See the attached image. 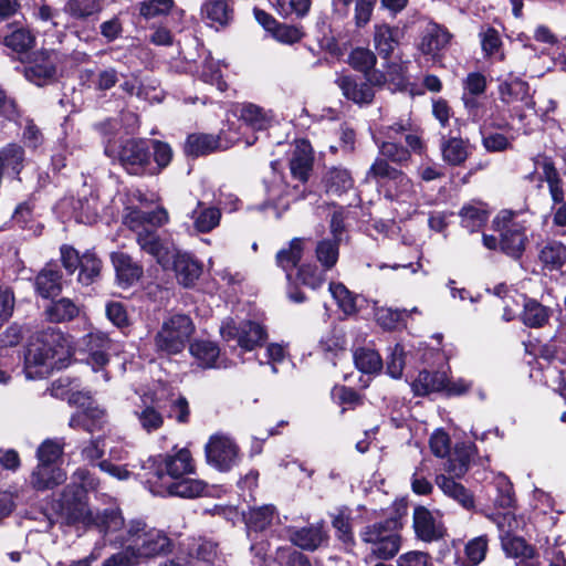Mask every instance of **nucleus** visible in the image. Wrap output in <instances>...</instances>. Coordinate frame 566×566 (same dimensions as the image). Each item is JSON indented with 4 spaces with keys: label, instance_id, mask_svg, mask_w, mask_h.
<instances>
[{
    "label": "nucleus",
    "instance_id": "obj_1",
    "mask_svg": "<svg viewBox=\"0 0 566 566\" xmlns=\"http://www.w3.org/2000/svg\"><path fill=\"white\" fill-rule=\"evenodd\" d=\"M98 481L87 470L77 469L72 482L65 486L59 502L62 522L69 526L95 528L103 536H112L125 526V535L116 536L127 547L103 562V566H135L144 559L171 552V539L160 530L149 527L140 520L126 525L117 507L92 512L86 502V492L95 490Z\"/></svg>",
    "mask_w": 566,
    "mask_h": 566
},
{
    "label": "nucleus",
    "instance_id": "obj_2",
    "mask_svg": "<svg viewBox=\"0 0 566 566\" xmlns=\"http://www.w3.org/2000/svg\"><path fill=\"white\" fill-rule=\"evenodd\" d=\"M154 465V471L147 480L151 493L182 499H195L206 494L207 483L189 478L196 472V464L187 448L158 455Z\"/></svg>",
    "mask_w": 566,
    "mask_h": 566
},
{
    "label": "nucleus",
    "instance_id": "obj_3",
    "mask_svg": "<svg viewBox=\"0 0 566 566\" xmlns=\"http://www.w3.org/2000/svg\"><path fill=\"white\" fill-rule=\"evenodd\" d=\"M105 153L135 176L158 175L172 159L171 147L157 139L129 138L123 140L117 149L106 147Z\"/></svg>",
    "mask_w": 566,
    "mask_h": 566
},
{
    "label": "nucleus",
    "instance_id": "obj_4",
    "mask_svg": "<svg viewBox=\"0 0 566 566\" xmlns=\"http://www.w3.org/2000/svg\"><path fill=\"white\" fill-rule=\"evenodd\" d=\"M168 222V213L159 208L143 211L138 208H126L123 223L135 233L140 250L151 255L164 269L170 265L175 248L168 240L160 238L158 229Z\"/></svg>",
    "mask_w": 566,
    "mask_h": 566
},
{
    "label": "nucleus",
    "instance_id": "obj_5",
    "mask_svg": "<svg viewBox=\"0 0 566 566\" xmlns=\"http://www.w3.org/2000/svg\"><path fill=\"white\" fill-rule=\"evenodd\" d=\"M69 345L63 334L48 328L36 335L29 344L24 357V373L28 379L48 377L65 355Z\"/></svg>",
    "mask_w": 566,
    "mask_h": 566
},
{
    "label": "nucleus",
    "instance_id": "obj_6",
    "mask_svg": "<svg viewBox=\"0 0 566 566\" xmlns=\"http://www.w3.org/2000/svg\"><path fill=\"white\" fill-rule=\"evenodd\" d=\"M401 523L398 517L366 525L359 533L370 554L380 559L394 558L401 547Z\"/></svg>",
    "mask_w": 566,
    "mask_h": 566
},
{
    "label": "nucleus",
    "instance_id": "obj_7",
    "mask_svg": "<svg viewBox=\"0 0 566 566\" xmlns=\"http://www.w3.org/2000/svg\"><path fill=\"white\" fill-rule=\"evenodd\" d=\"M193 332L195 326L189 316L172 315L163 322L155 336V346L158 352L167 355L179 354L186 348Z\"/></svg>",
    "mask_w": 566,
    "mask_h": 566
},
{
    "label": "nucleus",
    "instance_id": "obj_8",
    "mask_svg": "<svg viewBox=\"0 0 566 566\" xmlns=\"http://www.w3.org/2000/svg\"><path fill=\"white\" fill-rule=\"evenodd\" d=\"M516 216L512 210H502L493 220L494 230L501 235V250L515 259L522 255L527 241L526 228L515 220Z\"/></svg>",
    "mask_w": 566,
    "mask_h": 566
},
{
    "label": "nucleus",
    "instance_id": "obj_9",
    "mask_svg": "<svg viewBox=\"0 0 566 566\" xmlns=\"http://www.w3.org/2000/svg\"><path fill=\"white\" fill-rule=\"evenodd\" d=\"M220 333L223 340H235L238 346L249 352L261 346L266 339L264 328L260 324L251 321H245L237 325L233 319L229 318L222 323Z\"/></svg>",
    "mask_w": 566,
    "mask_h": 566
},
{
    "label": "nucleus",
    "instance_id": "obj_10",
    "mask_svg": "<svg viewBox=\"0 0 566 566\" xmlns=\"http://www.w3.org/2000/svg\"><path fill=\"white\" fill-rule=\"evenodd\" d=\"M500 101L507 107L511 116L524 118L525 109L534 108V101L530 94V85L520 78L503 81L499 85Z\"/></svg>",
    "mask_w": 566,
    "mask_h": 566
},
{
    "label": "nucleus",
    "instance_id": "obj_11",
    "mask_svg": "<svg viewBox=\"0 0 566 566\" xmlns=\"http://www.w3.org/2000/svg\"><path fill=\"white\" fill-rule=\"evenodd\" d=\"M205 451L207 462L219 471H229L239 461V447L226 434L211 436Z\"/></svg>",
    "mask_w": 566,
    "mask_h": 566
},
{
    "label": "nucleus",
    "instance_id": "obj_12",
    "mask_svg": "<svg viewBox=\"0 0 566 566\" xmlns=\"http://www.w3.org/2000/svg\"><path fill=\"white\" fill-rule=\"evenodd\" d=\"M385 188V197L400 205L403 208V214L410 216L416 210L415 185L403 171H400L390 181H386Z\"/></svg>",
    "mask_w": 566,
    "mask_h": 566
},
{
    "label": "nucleus",
    "instance_id": "obj_13",
    "mask_svg": "<svg viewBox=\"0 0 566 566\" xmlns=\"http://www.w3.org/2000/svg\"><path fill=\"white\" fill-rule=\"evenodd\" d=\"M381 133L388 139H395L397 135H403L407 147L411 153L422 155L427 150L422 138V130L410 117L400 118L396 123L381 128Z\"/></svg>",
    "mask_w": 566,
    "mask_h": 566
},
{
    "label": "nucleus",
    "instance_id": "obj_14",
    "mask_svg": "<svg viewBox=\"0 0 566 566\" xmlns=\"http://www.w3.org/2000/svg\"><path fill=\"white\" fill-rule=\"evenodd\" d=\"M413 528L418 538L423 542H433L446 534L444 525L438 512H431L424 506L413 511Z\"/></svg>",
    "mask_w": 566,
    "mask_h": 566
},
{
    "label": "nucleus",
    "instance_id": "obj_15",
    "mask_svg": "<svg viewBox=\"0 0 566 566\" xmlns=\"http://www.w3.org/2000/svg\"><path fill=\"white\" fill-rule=\"evenodd\" d=\"M59 53L54 50H42L36 53L34 64L25 70V76L30 82L41 86L53 78L56 72Z\"/></svg>",
    "mask_w": 566,
    "mask_h": 566
},
{
    "label": "nucleus",
    "instance_id": "obj_16",
    "mask_svg": "<svg viewBox=\"0 0 566 566\" xmlns=\"http://www.w3.org/2000/svg\"><path fill=\"white\" fill-rule=\"evenodd\" d=\"M85 349L87 352L86 361L94 371L102 369L108 364V352L112 342L103 332H92L84 337Z\"/></svg>",
    "mask_w": 566,
    "mask_h": 566
},
{
    "label": "nucleus",
    "instance_id": "obj_17",
    "mask_svg": "<svg viewBox=\"0 0 566 566\" xmlns=\"http://www.w3.org/2000/svg\"><path fill=\"white\" fill-rule=\"evenodd\" d=\"M170 264L176 274L179 284L185 287H191L200 277L201 264L188 253H181L175 250Z\"/></svg>",
    "mask_w": 566,
    "mask_h": 566
},
{
    "label": "nucleus",
    "instance_id": "obj_18",
    "mask_svg": "<svg viewBox=\"0 0 566 566\" xmlns=\"http://www.w3.org/2000/svg\"><path fill=\"white\" fill-rule=\"evenodd\" d=\"M166 407L164 390L156 391L151 399V405L145 403L143 407L135 410V416L140 427L147 432L158 430L164 423V418L157 409Z\"/></svg>",
    "mask_w": 566,
    "mask_h": 566
},
{
    "label": "nucleus",
    "instance_id": "obj_19",
    "mask_svg": "<svg viewBox=\"0 0 566 566\" xmlns=\"http://www.w3.org/2000/svg\"><path fill=\"white\" fill-rule=\"evenodd\" d=\"M66 480V473L57 465L38 463L32 471L30 483L38 491L53 489Z\"/></svg>",
    "mask_w": 566,
    "mask_h": 566
},
{
    "label": "nucleus",
    "instance_id": "obj_20",
    "mask_svg": "<svg viewBox=\"0 0 566 566\" xmlns=\"http://www.w3.org/2000/svg\"><path fill=\"white\" fill-rule=\"evenodd\" d=\"M106 422L105 410L88 405L86 408L76 411L70 418L69 426L73 429H84L87 432L101 430Z\"/></svg>",
    "mask_w": 566,
    "mask_h": 566
},
{
    "label": "nucleus",
    "instance_id": "obj_21",
    "mask_svg": "<svg viewBox=\"0 0 566 566\" xmlns=\"http://www.w3.org/2000/svg\"><path fill=\"white\" fill-rule=\"evenodd\" d=\"M313 166L311 144L301 139L296 142L290 167L292 175L301 181H306Z\"/></svg>",
    "mask_w": 566,
    "mask_h": 566
},
{
    "label": "nucleus",
    "instance_id": "obj_22",
    "mask_svg": "<svg viewBox=\"0 0 566 566\" xmlns=\"http://www.w3.org/2000/svg\"><path fill=\"white\" fill-rule=\"evenodd\" d=\"M450 41L451 34L448 30L439 25H433L422 36L419 49L421 53L436 59L449 46Z\"/></svg>",
    "mask_w": 566,
    "mask_h": 566
},
{
    "label": "nucleus",
    "instance_id": "obj_23",
    "mask_svg": "<svg viewBox=\"0 0 566 566\" xmlns=\"http://www.w3.org/2000/svg\"><path fill=\"white\" fill-rule=\"evenodd\" d=\"M226 148H228V144H222L220 136L209 134H191L185 145L186 153L195 157Z\"/></svg>",
    "mask_w": 566,
    "mask_h": 566
},
{
    "label": "nucleus",
    "instance_id": "obj_24",
    "mask_svg": "<svg viewBox=\"0 0 566 566\" xmlns=\"http://www.w3.org/2000/svg\"><path fill=\"white\" fill-rule=\"evenodd\" d=\"M373 42L378 54L388 59L399 44V31L388 24H376Z\"/></svg>",
    "mask_w": 566,
    "mask_h": 566
},
{
    "label": "nucleus",
    "instance_id": "obj_25",
    "mask_svg": "<svg viewBox=\"0 0 566 566\" xmlns=\"http://www.w3.org/2000/svg\"><path fill=\"white\" fill-rule=\"evenodd\" d=\"M447 384V374L444 371L430 373L422 370L411 382V389L417 396H426L431 392H443Z\"/></svg>",
    "mask_w": 566,
    "mask_h": 566
},
{
    "label": "nucleus",
    "instance_id": "obj_26",
    "mask_svg": "<svg viewBox=\"0 0 566 566\" xmlns=\"http://www.w3.org/2000/svg\"><path fill=\"white\" fill-rule=\"evenodd\" d=\"M336 83L343 95L357 104H367L373 101L374 92L366 83H357L352 76L340 75Z\"/></svg>",
    "mask_w": 566,
    "mask_h": 566
},
{
    "label": "nucleus",
    "instance_id": "obj_27",
    "mask_svg": "<svg viewBox=\"0 0 566 566\" xmlns=\"http://www.w3.org/2000/svg\"><path fill=\"white\" fill-rule=\"evenodd\" d=\"M290 537L294 545L306 551H315L327 539V535L321 524L295 530L291 533Z\"/></svg>",
    "mask_w": 566,
    "mask_h": 566
},
{
    "label": "nucleus",
    "instance_id": "obj_28",
    "mask_svg": "<svg viewBox=\"0 0 566 566\" xmlns=\"http://www.w3.org/2000/svg\"><path fill=\"white\" fill-rule=\"evenodd\" d=\"M112 262L116 271L117 279L125 285H132L143 274V269L133 259L124 252H114Z\"/></svg>",
    "mask_w": 566,
    "mask_h": 566
},
{
    "label": "nucleus",
    "instance_id": "obj_29",
    "mask_svg": "<svg viewBox=\"0 0 566 566\" xmlns=\"http://www.w3.org/2000/svg\"><path fill=\"white\" fill-rule=\"evenodd\" d=\"M304 248L305 239L294 238L290 241L287 248H283L276 253V263L286 272L287 280L291 279L290 272L298 265Z\"/></svg>",
    "mask_w": 566,
    "mask_h": 566
},
{
    "label": "nucleus",
    "instance_id": "obj_30",
    "mask_svg": "<svg viewBox=\"0 0 566 566\" xmlns=\"http://www.w3.org/2000/svg\"><path fill=\"white\" fill-rule=\"evenodd\" d=\"M461 224L470 232L480 230L489 218L486 206L480 201H472L464 205L460 212Z\"/></svg>",
    "mask_w": 566,
    "mask_h": 566
},
{
    "label": "nucleus",
    "instance_id": "obj_31",
    "mask_svg": "<svg viewBox=\"0 0 566 566\" xmlns=\"http://www.w3.org/2000/svg\"><path fill=\"white\" fill-rule=\"evenodd\" d=\"M436 483L447 496L457 501L464 509L470 510L474 506L472 494L460 483L444 474L437 475Z\"/></svg>",
    "mask_w": 566,
    "mask_h": 566
},
{
    "label": "nucleus",
    "instance_id": "obj_32",
    "mask_svg": "<svg viewBox=\"0 0 566 566\" xmlns=\"http://www.w3.org/2000/svg\"><path fill=\"white\" fill-rule=\"evenodd\" d=\"M196 231L207 233L219 226L221 211L214 207H207L202 202H198L197 208L192 210L190 216Z\"/></svg>",
    "mask_w": 566,
    "mask_h": 566
},
{
    "label": "nucleus",
    "instance_id": "obj_33",
    "mask_svg": "<svg viewBox=\"0 0 566 566\" xmlns=\"http://www.w3.org/2000/svg\"><path fill=\"white\" fill-rule=\"evenodd\" d=\"M191 355L198 360L203 368H221L227 367L218 361L220 350L212 342L198 340L190 345Z\"/></svg>",
    "mask_w": 566,
    "mask_h": 566
},
{
    "label": "nucleus",
    "instance_id": "obj_34",
    "mask_svg": "<svg viewBox=\"0 0 566 566\" xmlns=\"http://www.w3.org/2000/svg\"><path fill=\"white\" fill-rule=\"evenodd\" d=\"M35 287L38 293L44 298L57 295L62 289L61 274L59 270L52 265H46L38 274L35 279Z\"/></svg>",
    "mask_w": 566,
    "mask_h": 566
},
{
    "label": "nucleus",
    "instance_id": "obj_35",
    "mask_svg": "<svg viewBox=\"0 0 566 566\" xmlns=\"http://www.w3.org/2000/svg\"><path fill=\"white\" fill-rule=\"evenodd\" d=\"M440 147L442 159L451 166L462 165L469 156L468 143L458 137L443 138Z\"/></svg>",
    "mask_w": 566,
    "mask_h": 566
},
{
    "label": "nucleus",
    "instance_id": "obj_36",
    "mask_svg": "<svg viewBox=\"0 0 566 566\" xmlns=\"http://www.w3.org/2000/svg\"><path fill=\"white\" fill-rule=\"evenodd\" d=\"M324 184L327 193L340 196L353 188L354 180L347 169L333 167L326 172Z\"/></svg>",
    "mask_w": 566,
    "mask_h": 566
},
{
    "label": "nucleus",
    "instance_id": "obj_37",
    "mask_svg": "<svg viewBox=\"0 0 566 566\" xmlns=\"http://www.w3.org/2000/svg\"><path fill=\"white\" fill-rule=\"evenodd\" d=\"M240 119L253 130H264L271 126L273 116L254 104H243L240 111Z\"/></svg>",
    "mask_w": 566,
    "mask_h": 566
},
{
    "label": "nucleus",
    "instance_id": "obj_38",
    "mask_svg": "<svg viewBox=\"0 0 566 566\" xmlns=\"http://www.w3.org/2000/svg\"><path fill=\"white\" fill-rule=\"evenodd\" d=\"M77 270V281L83 285H91L101 274L102 261L95 253L86 251L81 255V263Z\"/></svg>",
    "mask_w": 566,
    "mask_h": 566
},
{
    "label": "nucleus",
    "instance_id": "obj_39",
    "mask_svg": "<svg viewBox=\"0 0 566 566\" xmlns=\"http://www.w3.org/2000/svg\"><path fill=\"white\" fill-rule=\"evenodd\" d=\"M202 12L216 27L227 25L233 15L227 0H208L202 7Z\"/></svg>",
    "mask_w": 566,
    "mask_h": 566
},
{
    "label": "nucleus",
    "instance_id": "obj_40",
    "mask_svg": "<svg viewBox=\"0 0 566 566\" xmlns=\"http://www.w3.org/2000/svg\"><path fill=\"white\" fill-rule=\"evenodd\" d=\"M551 316V311L535 300H526L524 302V311L522 313V322L533 328L544 326Z\"/></svg>",
    "mask_w": 566,
    "mask_h": 566
},
{
    "label": "nucleus",
    "instance_id": "obj_41",
    "mask_svg": "<svg viewBox=\"0 0 566 566\" xmlns=\"http://www.w3.org/2000/svg\"><path fill=\"white\" fill-rule=\"evenodd\" d=\"M339 242L337 239L331 238H324L317 242L315 255L324 271L333 269L336 264L339 255Z\"/></svg>",
    "mask_w": 566,
    "mask_h": 566
},
{
    "label": "nucleus",
    "instance_id": "obj_42",
    "mask_svg": "<svg viewBox=\"0 0 566 566\" xmlns=\"http://www.w3.org/2000/svg\"><path fill=\"white\" fill-rule=\"evenodd\" d=\"M539 259L549 270L560 269L566 264V245L558 241L547 242L539 252Z\"/></svg>",
    "mask_w": 566,
    "mask_h": 566
},
{
    "label": "nucleus",
    "instance_id": "obj_43",
    "mask_svg": "<svg viewBox=\"0 0 566 566\" xmlns=\"http://www.w3.org/2000/svg\"><path fill=\"white\" fill-rule=\"evenodd\" d=\"M75 218L83 223H93L99 214L98 197L94 192L77 199L74 207Z\"/></svg>",
    "mask_w": 566,
    "mask_h": 566
},
{
    "label": "nucleus",
    "instance_id": "obj_44",
    "mask_svg": "<svg viewBox=\"0 0 566 566\" xmlns=\"http://www.w3.org/2000/svg\"><path fill=\"white\" fill-rule=\"evenodd\" d=\"M23 159V148L17 144H10L0 150V164L7 174L19 175Z\"/></svg>",
    "mask_w": 566,
    "mask_h": 566
},
{
    "label": "nucleus",
    "instance_id": "obj_45",
    "mask_svg": "<svg viewBox=\"0 0 566 566\" xmlns=\"http://www.w3.org/2000/svg\"><path fill=\"white\" fill-rule=\"evenodd\" d=\"M51 322H66L75 318L80 314L78 306L70 298H61L53 302L45 311Z\"/></svg>",
    "mask_w": 566,
    "mask_h": 566
},
{
    "label": "nucleus",
    "instance_id": "obj_46",
    "mask_svg": "<svg viewBox=\"0 0 566 566\" xmlns=\"http://www.w3.org/2000/svg\"><path fill=\"white\" fill-rule=\"evenodd\" d=\"M543 178L547 182L549 195L554 203H560L564 201V188L563 181L554 167V164L544 159L542 163Z\"/></svg>",
    "mask_w": 566,
    "mask_h": 566
},
{
    "label": "nucleus",
    "instance_id": "obj_47",
    "mask_svg": "<svg viewBox=\"0 0 566 566\" xmlns=\"http://www.w3.org/2000/svg\"><path fill=\"white\" fill-rule=\"evenodd\" d=\"M354 363L356 367L365 374L378 373L382 367L381 357L371 348L356 349L354 353Z\"/></svg>",
    "mask_w": 566,
    "mask_h": 566
},
{
    "label": "nucleus",
    "instance_id": "obj_48",
    "mask_svg": "<svg viewBox=\"0 0 566 566\" xmlns=\"http://www.w3.org/2000/svg\"><path fill=\"white\" fill-rule=\"evenodd\" d=\"M501 544L507 556L521 558L523 562L533 559L534 557V548L526 544L521 536L503 537Z\"/></svg>",
    "mask_w": 566,
    "mask_h": 566
},
{
    "label": "nucleus",
    "instance_id": "obj_49",
    "mask_svg": "<svg viewBox=\"0 0 566 566\" xmlns=\"http://www.w3.org/2000/svg\"><path fill=\"white\" fill-rule=\"evenodd\" d=\"M272 8L283 18L292 14L302 18L311 8V0H268Z\"/></svg>",
    "mask_w": 566,
    "mask_h": 566
},
{
    "label": "nucleus",
    "instance_id": "obj_50",
    "mask_svg": "<svg viewBox=\"0 0 566 566\" xmlns=\"http://www.w3.org/2000/svg\"><path fill=\"white\" fill-rule=\"evenodd\" d=\"M329 292L344 314L352 315L356 313V297L344 284L331 283Z\"/></svg>",
    "mask_w": 566,
    "mask_h": 566
},
{
    "label": "nucleus",
    "instance_id": "obj_51",
    "mask_svg": "<svg viewBox=\"0 0 566 566\" xmlns=\"http://www.w3.org/2000/svg\"><path fill=\"white\" fill-rule=\"evenodd\" d=\"M493 521L499 528L501 541H503V537L517 535L518 531L524 526V521L517 518L512 512L499 513L493 516Z\"/></svg>",
    "mask_w": 566,
    "mask_h": 566
},
{
    "label": "nucleus",
    "instance_id": "obj_52",
    "mask_svg": "<svg viewBox=\"0 0 566 566\" xmlns=\"http://www.w3.org/2000/svg\"><path fill=\"white\" fill-rule=\"evenodd\" d=\"M99 0H67L64 11L73 18L83 19L101 11Z\"/></svg>",
    "mask_w": 566,
    "mask_h": 566
},
{
    "label": "nucleus",
    "instance_id": "obj_53",
    "mask_svg": "<svg viewBox=\"0 0 566 566\" xmlns=\"http://www.w3.org/2000/svg\"><path fill=\"white\" fill-rule=\"evenodd\" d=\"M199 77L205 83L216 86L220 92H224L228 88V85L221 74L219 62L212 59H207L203 62L201 71L199 72Z\"/></svg>",
    "mask_w": 566,
    "mask_h": 566
},
{
    "label": "nucleus",
    "instance_id": "obj_54",
    "mask_svg": "<svg viewBox=\"0 0 566 566\" xmlns=\"http://www.w3.org/2000/svg\"><path fill=\"white\" fill-rule=\"evenodd\" d=\"M488 541L484 536L473 538L465 545V558L461 562V566H476L485 557Z\"/></svg>",
    "mask_w": 566,
    "mask_h": 566
},
{
    "label": "nucleus",
    "instance_id": "obj_55",
    "mask_svg": "<svg viewBox=\"0 0 566 566\" xmlns=\"http://www.w3.org/2000/svg\"><path fill=\"white\" fill-rule=\"evenodd\" d=\"M274 511L275 510L272 505H264L250 510L247 518L248 527L254 531L265 530L273 520Z\"/></svg>",
    "mask_w": 566,
    "mask_h": 566
},
{
    "label": "nucleus",
    "instance_id": "obj_56",
    "mask_svg": "<svg viewBox=\"0 0 566 566\" xmlns=\"http://www.w3.org/2000/svg\"><path fill=\"white\" fill-rule=\"evenodd\" d=\"M34 41V35L29 30L21 28L6 35L3 44L15 52H25L33 46Z\"/></svg>",
    "mask_w": 566,
    "mask_h": 566
},
{
    "label": "nucleus",
    "instance_id": "obj_57",
    "mask_svg": "<svg viewBox=\"0 0 566 566\" xmlns=\"http://www.w3.org/2000/svg\"><path fill=\"white\" fill-rule=\"evenodd\" d=\"M63 454V444L57 440L48 439L43 441L36 451L39 463L56 465V461Z\"/></svg>",
    "mask_w": 566,
    "mask_h": 566
},
{
    "label": "nucleus",
    "instance_id": "obj_58",
    "mask_svg": "<svg viewBox=\"0 0 566 566\" xmlns=\"http://www.w3.org/2000/svg\"><path fill=\"white\" fill-rule=\"evenodd\" d=\"M376 61V55L364 48L354 49L348 56L349 65L364 74L374 69Z\"/></svg>",
    "mask_w": 566,
    "mask_h": 566
},
{
    "label": "nucleus",
    "instance_id": "obj_59",
    "mask_svg": "<svg viewBox=\"0 0 566 566\" xmlns=\"http://www.w3.org/2000/svg\"><path fill=\"white\" fill-rule=\"evenodd\" d=\"M379 153L385 159L395 164H406L410 160L411 154L408 148L395 142H382L379 145Z\"/></svg>",
    "mask_w": 566,
    "mask_h": 566
},
{
    "label": "nucleus",
    "instance_id": "obj_60",
    "mask_svg": "<svg viewBox=\"0 0 566 566\" xmlns=\"http://www.w3.org/2000/svg\"><path fill=\"white\" fill-rule=\"evenodd\" d=\"M333 526L337 531V537L345 545V548L352 551L355 545V538L352 532L350 517L339 513L333 518Z\"/></svg>",
    "mask_w": 566,
    "mask_h": 566
},
{
    "label": "nucleus",
    "instance_id": "obj_61",
    "mask_svg": "<svg viewBox=\"0 0 566 566\" xmlns=\"http://www.w3.org/2000/svg\"><path fill=\"white\" fill-rule=\"evenodd\" d=\"M401 170L396 169L395 167L390 166L387 159L382 157H378L375 159V161L371 164L370 168L368 169L366 174L367 179H386L387 181H390L394 179Z\"/></svg>",
    "mask_w": 566,
    "mask_h": 566
},
{
    "label": "nucleus",
    "instance_id": "obj_62",
    "mask_svg": "<svg viewBox=\"0 0 566 566\" xmlns=\"http://www.w3.org/2000/svg\"><path fill=\"white\" fill-rule=\"evenodd\" d=\"M165 402L170 401L168 416L175 418L178 422L185 423L189 418V406L186 398L170 392L167 397L164 395Z\"/></svg>",
    "mask_w": 566,
    "mask_h": 566
},
{
    "label": "nucleus",
    "instance_id": "obj_63",
    "mask_svg": "<svg viewBox=\"0 0 566 566\" xmlns=\"http://www.w3.org/2000/svg\"><path fill=\"white\" fill-rule=\"evenodd\" d=\"M495 488L497 490V496L495 497V503L501 507H511L514 503V493L512 483L509 479L499 474L495 480Z\"/></svg>",
    "mask_w": 566,
    "mask_h": 566
},
{
    "label": "nucleus",
    "instance_id": "obj_64",
    "mask_svg": "<svg viewBox=\"0 0 566 566\" xmlns=\"http://www.w3.org/2000/svg\"><path fill=\"white\" fill-rule=\"evenodd\" d=\"M405 314H407V310H392L390 307H377L375 310L376 321L387 329L395 328L403 319Z\"/></svg>",
    "mask_w": 566,
    "mask_h": 566
}]
</instances>
